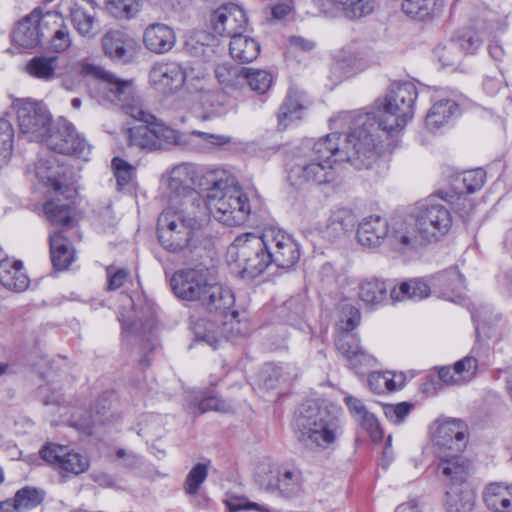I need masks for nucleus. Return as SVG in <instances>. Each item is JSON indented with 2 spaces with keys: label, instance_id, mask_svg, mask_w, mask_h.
I'll return each mask as SVG.
<instances>
[{
  "label": "nucleus",
  "instance_id": "f704fd0d",
  "mask_svg": "<svg viewBox=\"0 0 512 512\" xmlns=\"http://www.w3.org/2000/svg\"><path fill=\"white\" fill-rule=\"evenodd\" d=\"M435 285L442 289L443 297L451 302L460 303L464 299V279L456 267H451L434 278Z\"/></svg>",
  "mask_w": 512,
  "mask_h": 512
},
{
  "label": "nucleus",
  "instance_id": "b1692460",
  "mask_svg": "<svg viewBox=\"0 0 512 512\" xmlns=\"http://www.w3.org/2000/svg\"><path fill=\"white\" fill-rule=\"evenodd\" d=\"M238 323L236 321L225 322L222 326L217 325L215 322L206 319H200L195 324V336L197 340L205 341L213 349H216L222 340H230L234 337V332L239 333L236 328Z\"/></svg>",
  "mask_w": 512,
  "mask_h": 512
},
{
  "label": "nucleus",
  "instance_id": "6e6d98bb",
  "mask_svg": "<svg viewBox=\"0 0 512 512\" xmlns=\"http://www.w3.org/2000/svg\"><path fill=\"white\" fill-rule=\"evenodd\" d=\"M338 327L341 332H351L360 323L361 314L358 308L350 303L339 306Z\"/></svg>",
  "mask_w": 512,
  "mask_h": 512
},
{
  "label": "nucleus",
  "instance_id": "69168bd1",
  "mask_svg": "<svg viewBox=\"0 0 512 512\" xmlns=\"http://www.w3.org/2000/svg\"><path fill=\"white\" fill-rule=\"evenodd\" d=\"M198 410L200 413L207 411H218L227 413L231 410V405L226 401L219 399L216 396H209L202 399L198 404Z\"/></svg>",
  "mask_w": 512,
  "mask_h": 512
},
{
  "label": "nucleus",
  "instance_id": "0eeeda50",
  "mask_svg": "<svg viewBox=\"0 0 512 512\" xmlns=\"http://www.w3.org/2000/svg\"><path fill=\"white\" fill-rule=\"evenodd\" d=\"M227 262L234 264L242 275L254 278L269 266L265 233H245L235 238L227 250Z\"/></svg>",
  "mask_w": 512,
  "mask_h": 512
},
{
  "label": "nucleus",
  "instance_id": "aec40b11",
  "mask_svg": "<svg viewBox=\"0 0 512 512\" xmlns=\"http://www.w3.org/2000/svg\"><path fill=\"white\" fill-rule=\"evenodd\" d=\"M265 488L278 493L287 499L300 497L304 493V478L302 471L293 465L279 466L275 471L273 481H268Z\"/></svg>",
  "mask_w": 512,
  "mask_h": 512
},
{
  "label": "nucleus",
  "instance_id": "f03ea898",
  "mask_svg": "<svg viewBox=\"0 0 512 512\" xmlns=\"http://www.w3.org/2000/svg\"><path fill=\"white\" fill-rule=\"evenodd\" d=\"M417 88L411 82L393 83L383 99L375 101L374 110L370 112H346L340 116L350 127H356L359 118L366 117L363 139L370 144L374 158L397 146L398 133L414 114Z\"/></svg>",
  "mask_w": 512,
  "mask_h": 512
},
{
  "label": "nucleus",
  "instance_id": "774afa93",
  "mask_svg": "<svg viewBox=\"0 0 512 512\" xmlns=\"http://www.w3.org/2000/svg\"><path fill=\"white\" fill-rule=\"evenodd\" d=\"M358 422L369 433L374 442H378L382 439V430L374 414L369 413Z\"/></svg>",
  "mask_w": 512,
  "mask_h": 512
},
{
  "label": "nucleus",
  "instance_id": "7ed1b4c3",
  "mask_svg": "<svg viewBox=\"0 0 512 512\" xmlns=\"http://www.w3.org/2000/svg\"><path fill=\"white\" fill-rule=\"evenodd\" d=\"M293 431L298 442L312 452L336 445L343 434L342 410L332 403L308 402L296 412Z\"/></svg>",
  "mask_w": 512,
  "mask_h": 512
},
{
  "label": "nucleus",
  "instance_id": "9d476101",
  "mask_svg": "<svg viewBox=\"0 0 512 512\" xmlns=\"http://www.w3.org/2000/svg\"><path fill=\"white\" fill-rule=\"evenodd\" d=\"M60 22L61 17L57 13L48 12L42 15L33 11L17 23L12 33V40L15 45L23 49H34L48 34L51 26H58Z\"/></svg>",
  "mask_w": 512,
  "mask_h": 512
},
{
  "label": "nucleus",
  "instance_id": "412c9836",
  "mask_svg": "<svg viewBox=\"0 0 512 512\" xmlns=\"http://www.w3.org/2000/svg\"><path fill=\"white\" fill-rule=\"evenodd\" d=\"M389 224L380 215H369L360 220L356 230V240L364 248L381 246L389 236Z\"/></svg>",
  "mask_w": 512,
  "mask_h": 512
},
{
  "label": "nucleus",
  "instance_id": "37998d69",
  "mask_svg": "<svg viewBox=\"0 0 512 512\" xmlns=\"http://www.w3.org/2000/svg\"><path fill=\"white\" fill-rule=\"evenodd\" d=\"M71 21L76 31L83 37L93 38L98 33V20L95 12H90L81 6L71 10Z\"/></svg>",
  "mask_w": 512,
  "mask_h": 512
},
{
  "label": "nucleus",
  "instance_id": "603ef678",
  "mask_svg": "<svg viewBox=\"0 0 512 512\" xmlns=\"http://www.w3.org/2000/svg\"><path fill=\"white\" fill-rule=\"evenodd\" d=\"M435 0H403L402 10L409 17L417 20L429 19L434 11Z\"/></svg>",
  "mask_w": 512,
  "mask_h": 512
},
{
  "label": "nucleus",
  "instance_id": "4d7b16f0",
  "mask_svg": "<svg viewBox=\"0 0 512 512\" xmlns=\"http://www.w3.org/2000/svg\"><path fill=\"white\" fill-rule=\"evenodd\" d=\"M114 177L116 178L118 190L127 186L134 177L135 168L127 161L115 157L111 162Z\"/></svg>",
  "mask_w": 512,
  "mask_h": 512
},
{
  "label": "nucleus",
  "instance_id": "58836bf2",
  "mask_svg": "<svg viewBox=\"0 0 512 512\" xmlns=\"http://www.w3.org/2000/svg\"><path fill=\"white\" fill-rule=\"evenodd\" d=\"M229 51L234 60L249 63L258 57L260 45L255 39L240 34L231 38Z\"/></svg>",
  "mask_w": 512,
  "mask_h": 512
},
{
  "label": "nucleus",
  "instance_id": "393cba45",
  "mask_svg": "<svg viewBox=\"0 0 512 512\" xmlns=\"http://www.w3.org/2000/svg\"><path fill=\"white\" fill-rule=\"evenodd\" d=\"M176 36L172 28L162 23L149 25L143 33L145 47L156 54H164L175 45Z\"/></svg>",
  "mask_w": 512,
  "mask_h": 512
},
{
  "label": "nucleus",
  "instance_id": "e2e57ef3",
  "mask_svg": "<svg viewBox=\"0 0 512 512\" xmlns=\"http://www.w3.org/2000/svg\"><path fill=\"white\" fill-rule=\"evenodd\" d=\"M485 179L486 173L481 168L465 171L461 176L466 192L470 194L480 190L485 183Z\"/></svg>",
  "mask_w": 512,
  "mask_h": 512
},
{
  "label": "nucleus",
  "instance_id": "f257e3e1",
  "mask_svg": "<svg viewBox=\"0 0 512 512\" xmlns=\"http://www.w3.org/2000/svg\"><path fill=\"white\" fill-rule=\"evenodd\" d=\"M367 118L356 121V127L344 135L333 132L319 138L312 145L296 149L288 163V175L295 184L328 185L336 181L334 163L348 162L356 169H369L376 161L372 146L364 142Z\"/></svg>",
  "mask_w": 512,
  "mask_h": 512
},
{
  "label": "nucleus",
  "instance_id": "c03bdc74",
  "mask_svg": "<svg viewBox=\"0 0 512 512\" xmlns=\"http://www.w3.org/2000/svg\"><path fill=\"white\" fill-rule=\"evenodd\" d=\"M359 297L366 304L376 306L387 297V285L377 278L364 279L359 283Z\"/></svg>",
  "mask_w": 512,
  "mask_h": 512
},
{
  "label": "nucleus",
  "instance_id": "6e6552de",
  "mask_svg": "<svg viewBox=\"0 0 512 512\" xmlns=\"http://www.w3.org/2000/svg\"><path fill=\"white\" fill-rule=\"evenodd\" d=\"M97 93L103 100L119 106L133 119L136 117L151 119L143 109L134 81L131 79H122L101 69L97 79Z\"/></svg>",
  "mask_w": 512,
  "mask_h": 512
},
{
  "label": "nucleus",
  "instance_id": "5fc2aeb1",
  "mask_svg": "<svg viewBox=\"0 0 512 512\" xmlns=\"http://www.w3.org/2000/svg\"><path fill=\"white\" fill-rule=\"evenodd\" d=\"M472 318L475 323L476 333L485 332L487 328L492 327L500 320V314L494 312L489 305H480L472 312Z\"/></svg>",
  "mask_w": 512,
  "mask_h": 512
},
{
  "label": "nucleus",
  "instance_id": "6ab92c4d",
  "mask_svg": "<svg viewBox=\"0 0 512 512\" xmlns=\"http://www.w3.org/2000/svg\"><path fill=\"white\" fill-rule=\"evenodd\" d=\"M247 21L245 11L233 3L220 6L211 16V25L214 33L230 38L242 34Z\"/></svg>",
  "mask_w": 512,
  "mask_h": 512
},
{
  "label": "nucleus",
  "instance_id": "5701e85b",
  "mask_svg": "<svg viewBox=\"0 0 512 512\" xmlns=\"http://www.w3.org/2000/svg\"><path fill=\"white\" fill-rule=\"evenodd\" d=\"M470 468V462L458 452L453 454L446 451L439 452L437 474L442 480L462 483L468 478Z\"/></svg>",
  "mask_w": 512,
  "mask_h": 512
},
{
  "label": "nucleus",
  "instance_id": "e433bc0d",
  "mask_svg": "<svg viewBox=\"0 0 512 512\" xmlns=\"http://www.w3.org/2000/svg\"><path fill=\"white\" fill-rule=\"evenodd\" d=\"M49 239L53 267L59 271L67 269L74 260V250L70 241L63 236L62 232L51 234Z\"/></svg>",
  "mask_w": 512,
  "mask_h": 512
},
{
  "label": "nucleus",
  "instance_id": "864d4df0",
  "mask_svg": "<svg viewBox=\"0 0 512 512\" xmlns=\"http://www.w3.org/2000/svg\"><path fill=\"white\" fill-rule=\"evenodd\" d=\"M14 129L10 121L0 119V168L5 166L13 151Z\"/></svg>",
  "mask_w": 512,
  "mask_h": 512
},
{
  "label": "nucleus",
  "instance_id": "a19ab883",
  "mask_svg": "<svg viewBox=\"0 0 512 512\" xmlns=\"http://www.w3.org/2000/svg\"><path fill=\"white\" fill-rule=\"evenodd\" d=\"M431 293L430 286L421 279L402 282L398 287L391 289L390 296L394 301L422 300Z\"/></svg>",
  "mask_w": 512,
  "mask_h": 512
},
{
  "label": "nucleus",
  "instance_id": "bf43d9fd",
  "mask_svg": "<svg viewBox=\"0 0 512 512\" xmlns=\"http://www.w3.org/2000/svg\"><path fill=\"white\" fill-rule=\"evenodd\" d=\"M48 33H53L51 37V47L55 52L61 53L70 47V33L67 27L63 25L62 19L58 26L52 25Z\"/></svg>",
  "mask_w": 512,
  "mask_h": 512
},
{
  "label": "nucleus",
  "instance_id": "7c9ffc66",
  "mask_svg": "<svg viewBox=\"0 0 512 512\" xmlns=\"http://www.w3.org/2000/svg\"><path fill=\"white\" fill-rule=\"evenodd\" d=\"M325 14L334 15V10L342 11L349 19H358L373 11V4L368 0H318Z\"/></svg>",
  "mask_w": 512,
  "mask_h": 512
},
{
  "label": "nucleus",
  "instance_id": "3c124183",
  "mask_svg": "<svg viewBox=\"0 0 512 512\" xmlns=\"http://www.w3.org/2000/svg\"><path fill=\"white\" fill-rule=\"evenodd\" d=\"M106 11L116 19L133 18L140 10L139 0H105Z\"/></svg>",
  "mask_w": 512,
  "mask_h": 512
},
{
  "label": "nucleus",
  "instance_id": "1a4fd4ad",
  "mask_svg": "<svg viewBox=\"0 0 512 512\" xmlns=\"http://www.w3.org/2000/svg\"><path fill=\"white\" fill-rule=\"evenodd\" d=\"M20 134L28 141L43 142L50 131L52 116L45 105L29 99L14 103Z\"/></svg>",
  "mask_w": 512,
  "mask_h": 512
},
{
  "label": "nucleus",
  "instance_id": "338daca9",
  "mask_svg": "<svg viewBox=\"0 0 512 512\" xmlns=\"http://www.w3.org/2000/svg\"><path fill=\"white\" fill-rule=\"evenodd\" d=\"M227 507L231 512H237L242 509L247 510H258L260 512H270L269 508L266 506H261L255 502H250L245 498L240 497H231L226 501Z\"/></svg>",
  "mask_w": 512,
  "mask_h": 512
},
{
  "label": "nucleus",
  "instance_id": "a211bd4d",
  "mask_svg": "<svg viewBox=\"0 0 512 512\" xmlns=\"http://www.w3.org/2000/svg\"><path fill=\"white\" fill-rule=\"evenodd\" d=\"M149 81L158 93L169 96L183 87L186 81V72L176 62L157 63L149 72Z\"/></svg>",
  "mask_w": 512,
  "mask_h": 512
},
{
  "label": "nucleus",
  "instance_id": "473e14b6",
  "mask_svg": "<svg viewBox=\"0 0 512 512\" xmlns=\"http://www.w3.org/2000/svg\"><path fill=\"white\" fill-rule=\"evenodd\" d=\"M101 68L87 62H71L64 67V72L59 73L61 86L67 91H75L86 76H94L98 79Z\"/></svg>",
  "mask_w": 512,
  "mask_h": 512
},
{
  "label": "nucleus",
  "instance_id": "4be33fe9",
  "mask_svg": "<svg viewBox=\"0 0 512 512\" xmlns=\"http://www.w3.org/2000/svg\"><path fill=\"white\" fill-rule=\"evenodd\" d=\"M355 214L350 208L340 207L331 211L325 227L321 230L322 237L332 243L344 239L353 230Z\"/></svg>",
  "mask_w": 512,
  "mask_h": 512
},
{
  "label": "nucleus",
  "instance_id": "052dcab7",
  "mask_svg": "<svg viewBox=\"0 0 512 512\" xmlns=\"http://www.w3.org/2000/svg\"><path fill=\"white\" fill-rule=\"evenodd\" d=\"M413 405L408 402H401L398 404H385L383 405V412L385 417L393 424H401L406 417L410 414Z\"/></svg>",
  "mask_w": 512,
  "mask_h": 512
},
{
  "label": "nucleus",
  "instance_id": "09e8293b",
  "mask_svg": "<svg viewBox=\"0 0 512 512\" xmlns=\"http://www.w3.org/2000/svg\"><path fill=\"white\" fill-rule=\"evenodd\" d=\"M474 500L471 491L456 489L446 492L445 507L448 512H471Z\"/></svg>",
  "mask_w": 512,
  "mask_h": 512
},
{
  "label": "nucleus",
  "instance_id": "20e7f679",
  "mask_svg": "<svg viewBox=\"0 0 512 512\" xmlns=\"http://www.w3.org/2000/svg\"><path fill=\"white\" fill-rule=\"evenodd\" d=\"M413 219V235L409 234L403 222L391 232L392 245L400 250L414 248L417 244L436 242L446 235L452 226L449 209L441 200L434 198L419 203Z\"/></svg>",
  "mask_w": 512,
  "mask_h": 512
},
{
  "label": "nucleus",
  "instance_id": "79ce46f5",
  "mask_svg": "<svg viewBox=\"0 0 512 512\" xmlns=\"http://www.w3.org/2000/svg\"><path fill=\"white\" fill-rule=\"evenodd\" d=\"M404 382L403 374H395L390 371L373 372L368 378L369 387L377 394L397 391L404 386Z\"/></svg>",
  "mask_w": 512,
  "mask_h": 512
},
{
  "label": "nucleus",
  "instance_id": "72a5a7b5",
  "mask_svg": "<svg viewBox=\"0 0 512 512\" xmlns=\"http://www.w3.org/2000/svg\"><path fill=\"white\" fill-rule=\"evenodd\" d=\"M43 498L40 490L24 487L13 498L0 502V512H26L40 505Z\"/></svg>",
  "mask_w": 512,
  "mask_h": 512
},
{
  "label": "nucleus",
  "instance_id": "0e129e2a",
  "mask_svg": "<svg viewBox=\"0 0 512 512\" xmlns=\"http://www.w3.org/2000/svg\"><path fill=\"white\" fill-rule=\"evenodd\" d=\"M453 44H455L456 48L461 49L465 53L472 54L480 48L482 40L478 33L472 30H467L459 35L457 39L453 41Z\"/></svg>",
  "mask_w": 512,
  "mask_h": 512
},
{
  "label": "nucleus",
  "instance_id": "de8ad7c7",
  "mask_svg": "<svg viewBox=\"0 0 512 512\" xmlns=\"http://www.w3.org/2000/svg\"><path fill=\"white\" fill-rule=\"evenodd\" d=\"M73 208L68 202L60 199L47 201L44 205V212L47 218L54 224L66 226L71 222Z\"/></svg>",
  "mask_w": 512,
  "mask_h": 512
},
{
  "label": "nucleus",
  "instance_id": "4468645a",
  "mask_svg": "<svg viewBox=\"0 0 512 512\" xmlns=\"http://www.w3.org/2000/svg\"><path fill=\"white\" fill-rule=\"evenodd\" d=\"M217 169L198 167L192 163L175 165L168 172V188L178 194L195 187L208 191L214 181L210 179V174H216Z\"/></svg>",
  "mask_w": 512,
  "mask_h": 512
},
{
  "label": "nucleus",
  "instance_id": "13d9d810",
  "mask_svg": "<svg viewBox=\"0 0 512 512\" xmlns=\"http://www.w3.org/2000/svg\"><path fill=\"white\" fill-rule=\"evenodd\" d=\"M208 475V468L206 464L197 463L188 473L185 482L184 490L189 495L197 494L201 484L205 481Z\"/></svg>",
  "mask_w": 512,
  "mask_h": 512
},
{
  "label": "nucleus",
  "instance_id": "2eb2a0df",
  "mask_svg": "<svg viewBox=\"0 0 512 512\" xmlns=\"http://www.w3.org/2000/svg\"><path fill=\"white\" fill-rule=\"evenodd\" d=\"M430 433L434 445L439 449L460 452L466 446L468 428L460 419L441 418L432 423Z\"/></svg>",
  "mask_w": 512,
  "mask_h": 512
},
{
  "label": "nucleus",
  "instance_id": "dca6fc26",
  "mask_svg": "<svg viewBox=\"0 0 512 512\" xmlns=\"http://www.w3.org/2000/svg\"><path fill=\"white\" fill-rule=\"evenodd\" d=\"M44 461L63 472L79 475L88 470L89 458L67 446L49 443L40 450Z\"/></svg>",
  "mask_w": 512,
  "mask_h": 512
},
{
  "label": "nucleus",
  "instance_id": "423d86ee",
  "mask_svg": "<svg viewBox=\"0 0 512 512\" xmlns=\"http://www.w3.org/2000/svg\"><path fill=\"white\" fill-rule=\"evenodd\" d=\"M200 227V222L195 216L185 210L169 207L158 217V239L164 249L178 253L196 246Z\"/></svg>",
  "mask_w": 512,
  "mask_h": 512
},
{
  "label": "nucleus",
  "instance_id": "49530a36",
  "mask_svg": "<svg viewBox=\"0 0 512 512\" xmlns=\"http://www.w3.org/2000/svg\"><path fill=\"white\" fill-rule=\"evenodd\" d=\"M297 377V369L289 364L267 365L263 371V383L267 389H274L281 383L290 382Z\"/></svg>",
  "mask_w": 512,
  "mask_h": 512
},
{
  "label": "nucleus",
  "instance_id": "c9c22d12",
  "mask_svg": "<svg viewBox=\"0 0 512 512\" xmlns=\"http://www.w3.org/2000/svg\"><path fill=\"white\" fill-rule=\"evenodd\" d=\"M338 352L350 363L354 369L359 368L368 361V356L361 349L359 339L350 332H341L335 340Z\"/></svg>",
  "mask_w": 512,
  "mask_h": 512
},
{
  "label": "nucleus",
  "instance_id": "9b49d317",
  "mask_svg": "<svg viewBox=\"0 0 512 512\" xmlns=\"http://www.w3.org/2000/svg\"><path fill=\"white\" fill-rule=\"evenodd\" d=\"M214 280V272L205 266L177 270L170 279V285L175 295L187 301H200Z\"/></svg>",
  "mask_w": 512,
  "mask_h": 512
},
{
  "label": "nucleus",
  "instance_id": "ddd939ff",
  "mask_svg": "<svg viewBox=\"0 0 512 512\" xmlns=\"http://www.w3.org/2000/svg\"><path fill=\"white\" fill-rule=\"evenodd\" d=\"M264 233L270 265L281 269L293 267L300 258L299 245L294 238L274 227L265 229Z\"/></svg>",
  "mask_w": 512,
  "mask_h": 512
},
{
  "label": "nucleus",
  "instance_id": "8fccbe9b",
  "mask_svg": "<svg viewBox=\"0 0 512 512\" xmlns=\"http://www.w3.org/2000/svg\"><path fill=\"white\" fill-rule=\"evenodd\" d=\"M152 124L139 125L127 130V141L130 146L141 149L155 150Z\"/></svg>",
  "mask_w": 512,
  "mask_h": 512
},
{
  "label": "nucleus",
  "instance_id": "39448f33",
  "mask_svg": "<svg viewBox=\"0 0 512 512\" xmlns=\"http://www.w3.org/2000/svg\"><path fill=\"white\" fill-rule=\"evenodd\" d=\"M210 174L213 183L208 187L207 206L212 216L226 226H241L251 214L250 200L235 176L224 169Z\"/></svg>",
  "mask_w": 512,
  "mask_h": 512
},
{
  "label": "nucleus",
  "instance_id": "cd10ccee",
  "mask_svg": "<svg viewBox=\"0 0 512 512\" xmlns=\"http://www.w3.org/2000/svg\"><path fill=\"white\" fill-rule=\"evenodd\" d=\"M486 506L495 512H512V484L491 482L483 490Z\"/></svg>",
  "mask_w": 512,
  "mask_h": 512
},
{
  "label": "nucleus",
  "instance_id": "f8f14e48",
  "mask_svg": "<svg viewBox=\"0 0 512 512\" xmlns=\"http://www.w3.org/2000/svg\"><path fill=\"white\" fill-rule=\"evenodd\" d=\"M43 142H46L52 151L59 154H72L84 159H87L90 154L89 144L64 118L58 119L53 126H50V131Z\"/></svg>",
  "mask_w": 512,
  "mask_h": 512
},
{
  "label": "nucleus",
  "instance_id": "680f3d73",
  "mask_svg": "<svg viewBox=\"0 0 512 512\" xmlns=\"http://www.w3.org/2000/svg\"><path fill=\"white\" fill-rule=\"evenodd\" d=\"M455 373L463 384L469 382L475 375L478 369V361L472 356H466L454 364Z\"/></svg>",
  "mask_w": 512,
  "mask_h": 512
},
{
  "label": "nucleus",
  "instance_id": "bb28decb",
  "mask_svg": "<svg viewBox=\"0 0 512 512\" xmlns=\"http://www.w3.org/2000/svg\"><path fill=\"white\" fill-rule=\"evenodd\" d=\"M205 290V295L200 299V302L208 310L225 314L234 306L235 298L232 291L218 283L215 276L214 280L210 281L209 288L207 287Z\"/></svg>",
  "mask_w": 512,
  "mask_h": 512
},
{
  "label": "nucleus",
  "instance_id": "2f4dec72",
  "mask_svg": "<svg viewBox=\"0 0 512 512\" xmlns=\"http://www.w3.org/2000/svg\"><path fill=\"white\" fill-rule=\"evenodd\" d=\"M59 59L57 56L38 55L32 57L25 65V72L32 78L52 82L59 78Z\"/></svg>",
  "mask_w": 512,
  "mask_h": 512
},
{
  "label": "nucleus",
  "instance_id": "4c0bfd02",
  "mask_svg": "<svg viewBox=\"0 0 512 512\" xmlns=\"http://www.w3.org/2000/svg\"><path fill=\"white\" fill-rule=\"evenodd\" d=\"M146 114L150 116L151 119H146V117H136L135 120L152 124L155 150L168 149L171 146L178 145L180 143L181 135L178 131L159 121L151 113L146 111Z\"/></svg>",
  "mask_w": 512,
  "mask_h": 512
},
{
  "label": "nucleus",
  "instance_id": "a878e982",
  "mask_svg": "<svg viewBox=\"0 0 512 512\" xmlns=\"http://www.w3.org/2000/svg\"><path fill=\"white\" fill-rule=\"evenodd\" d=\"M459 115V107L455 100L440 98L436 100L428 111L425 119L426 127L431 132L448 125L451 120Z\"/></svg>",
  "mask_w": 512,
  "mask_h": 512
},
{
  "label": "nucleus",
  "instance_id": "c85d7f7f",
  "mask_svg": "<svg viewBox=\"0 0 512 512\" xmlns=\"http://www.w3.org/2000/svg\"><path fill=\"white\" fill-rule=\"evenodd\" d=\"M35 174L43 184L50 186L54 191L62 189V178L65 175V169L54 154H48L37 161Z\"/></svg>",
  "mask_w": 512,
  "mask_h": 512
},
{
  "label": "nucleus",
  "instance_id": "c756f323",
  "mask_svg": "<svg viewBox=\"0 0 512 512\" xmlns=\"http://www.w3.org/2000/svg\"><path fill=\"white\" fill-rule=\"evenodd\" d=\"M0 283L15 292L25 291L30 284L21 261L4 259L0 261Z\"/></svg>",
  "mask_w": 512,
  "mask_h": 512
},
{
  "label": "nucleus",
  "instance_id": "ea45409f",
  "mask_svg": "<svg viewBox=\"0 0 512 512\" xmlns=\"http://www.w3.org/2000/svg\"><path fill=\"white\" fill-rule=\"evenodd\" d=\"M303 111L304 106L301 104L299 94L290 90L277 114L278 127L286 129L292 123L301 119Z\"/></svg>",
  "mask_w": 512,
  "mask_h": 512
},
{
  "label": "nucleus",
  "instance_id": "f3484780",
  "mask_svg": "<svg viewBox=\"0 0 512 512\" xmlns=\"http://www.w3.org/2000/svg\"><path fill=\"white\" fill-rule=\"evenodd\" d=\"M104 54L113 61L123 64L133 62L140 51L137 40L125 31L108 30L102 37Z\"/></svg>",
  "mask_w": 512,
  "mask_h": 512
},
{
  "label": "nucleus",
  "instance_id": "a18cd8bd",
  "mask_svg": "<svg viewBox=\"0 0 512 512\" xmlns=\"http://www.w3.org/2000/svg\"><path fill=\"white\" fill-rule=\"evenodd\" d=\"M238 74V84L247 83L249 87L258 93H265L272 84V76L261 69L241 68Z\"/></svg>",
  "mask_w": 512,
  "mask_h": 512
}]
</instances>
